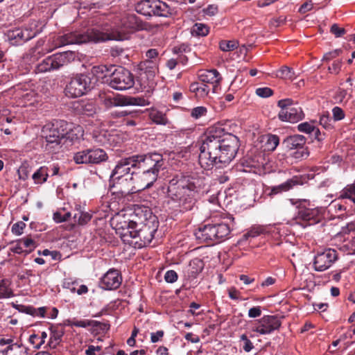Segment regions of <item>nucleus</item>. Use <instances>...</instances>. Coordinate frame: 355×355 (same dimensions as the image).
Listing matches in <instances>:
<instances>
[{
    "instance_id": "f257e3e1",
    "label": "nucleus",
    "mask_w": 355,
    "mask_h": 355,
    "mask_svg": "<svg viewBox=\"0 0 355 355\" xmlns=\"http://www.w3.org/2000/svg\"><path fill=\"white\" fill-rule=\"evenodd\" d=\"M239 138L224 133L221 128L211 127L202 137L199 164L205 170L229 164L235 157L239 148Z\"/></svg>"
},
{
    "instance_id": "f03ea898",
    "label": "nucleus",
    "mask_w": 355,
    "mask_h": 355,
    "mask_svg": "<svg viewBox=\"0 0 355 355\" xmlns=\"http://www.w3.org/2000/svg\"><path fill=\"white\" fill-rule=\"evenodd\" d=\"M197 187L193 178H173L167 189L166 202L170 208L180 212L191 211L196 202Z\"/></svg>"
},
{
    "instance_id": "7ed1b4c3",
    "label": "nucleus",
    "mask_w": 355,
    "mask_h": 355,
    "mask_svg": "<svg viewBox=\"0 0 355 355\" xmlns=\"http://www.w3.org/2000/svg\"><path fill=\"white\" fill-rule=\"evenodd\" d=\"M289 201L297 210L293 220L302 227L305 228L315 225L322 219L323 216L320 209L311 207V202L309 200L291 198Z\"/></svg>"
},
{
    "instance_id": "20e7f679",
    "label": "nucleus",
    "mask_w": 355,
    "mask_h": 355,
    "mask_svg": "<svg viewBox=\"0 0 355 355\" xmlns=\"http://www.w3.org/2000/svg\"><path fill=\"white\" fill-rule=\"evenodd\" d=\"M132 168L135 169L133 155L121 159L112 171L110 183H112L113 186L119 184L121 192L129 193L133 190L130 188L131 184L128 183L131 177Z\"/></svg>"
},
{
    "instance_id": "39448f33",
    "label": "nucleus",
    "mask_w": 355,
    "mask_h": 355,
    "mask_svg": "<svg viewBox=\"0 0 355 355\" xmlns=\"http://www.w3.org/2000/svg\"><path fill=\"white\" fill-rule=\"evenodd\" d=\"M230 232L231 229L227 223H207L198 229L196 232V236L202 242L214 245L225 241Z\"/></svg>"
},
{
    "instance_id": "423d86ee",
    "label": "nucleus",
    "mask_w": 355,
    "mask_h": 355,
    "mask_svg": "<svg viewBox=\"0 0 355 355\" xmlns=\"http://www.w3.org/2000/svg\"><path fill=\"white\" fill-rule=\"evenodd\" d=\"M108 36L101 33L98 29H92L86 33L78 31L66 33L57 39V46L69 44H80L88 42H99L106 41Z\"/></svg>"
},
{
    "instance_id": "0eeeda50",
    "label": "nucleus",
    "mask_w": 355,
    "mask_h": 355,
    "mask_svg": "<svg viewBox=\"0 0 355 355\" xmlns=\"http://www.w3.org/2000/svg\"><path fill=\"white\" fill-rule=\"evenodd\" d=\"M139 26L137 17L135 15H128L121 19L120 24L116 27L104 28L101 33L106 34L108 36L107 40H123L125 38L126 34L137 29Z\"/></svg>"
},
{
    "instance_id": "6e6552de",
    "label": "nucleus",
    "mask_w": 355,
    "mask_h": 355,
    "mask_svg": "<svg viewBox=\"0 0 355 355\" xmlns=\"http://www.w3.org/2000/svg\"><path fill=\"white\" fill-rule=\"evenodd\" d=\"M135 169L146 170L159 173L164 168V160L162 154L151 153L133 155Z\"/></svg>"
},
{
    "instance_id": "1a4fd4ad",
    "label": "nucleus",
    "mask_w": 355,
    "mask_h": 355,
    "mask_svg": "<svg viewBox=\"0 0 355 355\" xmlns=\"http://www.w3.org/2000/svg\"><path fill=\"white\" fill-rule=\"evenodd\" d=\"M99 101L105 105V108L110 109L116 106L137 105L145 106L149 102L142 97H114L113 94L101 92L98 95Z\"/></svg>"
},
{
    "instance_id": "9d476101",
    "label": "nucleus",
    "mask_w": 355,
    "mask_h": 355,
    "mask_svg": "<svg viewBox=\"0 0 355 355\" xmlns=\"http://www.w3.org/2000/svg\"><path fill=\"white\" fill-rule=\"evenodd\" d=\"M107 159V153L99 148L82 150L76 153L73 155V160L78 164H100Z\"/></svg>"
},
{
    "instance_id": "9b49d317",
    "label": "nucleus",
    "mask_w": 355,
    "mask_h": 355,
    "mask_svg": "<svg viewBox=\"0 0 355 355\" xmlns=\"http://www.w3.org/2000/svg\"><path fill=\"white\" fill-rule=\"evenodd\" d=\"M282 325L279 317L275 315H266L261 319L254 320L252 331L259 335H267L279 330Z\"/></svg>"
},
{
    "instance_id": "f8f14e48",
    "label": "nucleus",
    "mask_w": 355,
    "mask_h": 355,
    "mask_svg": "<svg viewBox=\"0 0 355 355\" xmlns=\"http://www.w3.org/2000/svg\"><path fill=\"white\" fill-rule=\"evenodd\" d=\"M132 74L123 67H114L112 73L109 85L117 90H125L134 85Z\"/></svg>"
},
{
    "instance_id": "ddd939ff",
    "label": "nucleus",
    "mask_w": 355,
    "mask_h": 355,
    "mask_svg": "<svg viewBox=\"0 0 355 355\" xmlns=\"http://www.w3.org/2000/svg\"><path fill=\"white\" fill-rule=\"evenodd\" d=\"M68 123L64 121L53 124L49 132L45 135L46 147L54 148L59 146L65 138H69L67 130Z\"/></svg>"
},
{
    "instance_id": "4468645a",
    "label": "nucleus",
    "mask_w": 355,
    "mask_h": 355,
    "mask_svg": "<svg viewBox=\"0 0 355 355\" xmlns=\"http://www.w3.org/2000/svg\"><path fill=\"white\" fill-rule=\"evenodd\" d=\"M90 78L83 74L73 78L66 86L64 92L67 96L76 98L83 96L90 89Z\"/></svg>"
},
{
    "instance_id": "2eb2a0df",
    "label": "nucleus",
    "mask_w": 355,
    "mask_h": 355,
    "mask_svg": "<svg viewBox=\"0 0 355 355\" xmlns=\"http://www.w3.org/2000/svg\"><path fill=\"white\" fill-rule=\"evenodd\" d=\"M158 175L156 172L151 171L135 169L132 171L128 183L131 184L132 189L134 187L132 184H136L139 187L138 190H144L153 186L157 180Z\"/></svg>"
},
{
    "instance_id": "dca6fc26",
    "label": "nucleus",
    "mask_w": 355,
    "mask_h": 355,
    "mask_svg": "<svg viewBox=\"0 0 355 355\" xmlns=\"http://www.w3.org/2000/svg\"><path fill=\"white\" fill-rule=\"evenodd\" d=\"M337 259L338 253L334 249L327 248L318 251L314 257L313 268L315 271H324L329 268Z\"/></svg>"
},
{
    "instance_id": "f3484780",
    "label": "nucleus",
    "mask_w": 355,
    "mask_h": 355,
    "mask_svg": "<svg viewBox=\"0 0 355 355\" xmlns=\"http://www.w3.org/2000/svg\"><path fill=\"white\" fill-rule=\"evenodd\" d=\"M140 227L137 228L135 244L139 248L144 247L150 244L157 232V227L153 223L140 224Z\"/></svg>"
},
{
    "instance_id": "a211bd4d",
    "label": "nucleus",
    "mask_w": 355,
    "mask_h": 355,
    "mask_svg": "<svg viewBox=\"0 0 355 355\" xmlns=\"http://www.w3.org/2000/svg\"><path fill=\"white\" fill-rule=\"evenodd\" d=\"M199 80L204 85L210 86L213 93H216L222 81V76L216 69L202 70L198 74Z\"/></svg>"
},
{
    "instance_id": "6ab92c4d",
    "label": "nucleus",
    "mask_w": 355,
    "mask_h": 355,
    "mask_svg": "<svg viewBox=\"0 0 355 355\" xmlns=\"http://www.w3.org/2000/svg\"><path fill=\"white\" fill-rule=\"evenodd\" d=\"M122 276L118 270L110 269L101 278V287L105 290H116L121 284Z\"/></svg>"
},
{
    "instance_id": "aec40b11",
    "label": "nucleus",
    "mask_w": 355,
    "mask_h": 355,
    "mask_svg": "<svg viewBox=\"0 0 355 355\" xmlns=\"http://www.w3.org/2000/svg\"><path fill=\"white\" fill-rule=\"evenodd\" d=\"M65 59V53L49 56L37 65V71L42 73L53 69H58L64 64Z\"/></svg>"
},
{
    "instance_id": "412c9836",
    "label": "nucleus",
    "mask_w": 355,
    "mask_h": 355,
    "mask_svg": "<svg viewBox=\"0 0 355 355\" xmlns=\"http://www.w3.org/2000/svg\"><path fill=\"white\" fill-rule=\"evenodd\" d=\"M36 33L28 29L16 28L8 32V38L12 45H19L33 38Z\"/></svg>"
},
{
    "instance_id": "4be33fe9",
    "label": "nucleus",
    "mask_w": 355,
    "mask_h": 355,
    "mask_svg": "<svg viewBox=\"0 0 355 355\" xmlns=\"http://www.w3.org/2000/svg\"><path fill=\"white\" fill-rule=\"evenodd\" d=\"M203 268L204 263L202 259L199 258L193 259L183 270L184 279L187 281L195 279L202 272Z\"/></svg>"
},
{
    "instance_id": "5701e85b",
    "label": "nucleus",
    "mask_w": 355,
    "mask_h": 355,
    "mask_svg": "<svg viewBox=\"0 0 355 355\" xmlns=\"http://www.w3.org/2000/svg\"><path fill=\"white\" fill-rule=\"evenodd\" d=\"M146 60L144 62V64H148L147 67L151 68L153 70L148 72V74H146L147 78H153L155 71L157 70V62L156 60L158 56V51L155 49H151L147 51L146 53ZM154 82L153 80L151 79L148 83V86L149 88L153 87Z\"/></svg>"
},
{
    "instance_id": "b1692460",
    "label": "nucleus",
    "mask_w": 355,
    "mask_h": 355,
    "mask_svg": "<svg viewBox=\"0 0 355 355\" xmlns=\"http://www.w3.org/2000/svg\"><path fill=\"white\" fill-rule=\"evenodd\" d=\"M115 66L111 65L107 67L106 65L94 66L92 68V73L97 78L101 79L103 83H109L113 70Z\"/></svg>"
},
{
    "instance_id": "393cba45",
    "label": "nucleus",
    "mask_w": 355,
    "mask_h": 355,
    "mask_svg": "<svg viewBox=\"0 0 355 355\" xmlns=\"http://www.w3.org/2000/svg\"><path fill=\"white\" fill-rule=\"evenodd\" d=\"M306 141L303 135H294L285 138L282 144L288 150L301 149L304 148Z\"/></svg>"
},
{
    "instance_id": "a878e982",
    "label": "nucleus",
    "mask_w": 355,
    "mask_h": 355,
    "mask_svg": "<svg viewBox=\"0 0 355 355\" xmlns=\"http://www.w3.org/2000/svg\"><path fill=\"white\" fill-rule=\"evenodd\" d=\"M138 226L139 225L136 223L135 225H130L128 227H125V230L117 232L116 234L119 235L123 242L132 244L133 239L136 240L137 228Z\"/></svg>"
},
{
    "instance_id": "bb28decb",
    "label": "nucleus",
    "mask_w": 355,
    "mask_h": 355,
    "mask_svg": "<svg viewBox=\"0 0 355 355\" xmlns=\"http://www.w3.org/2000/svg\"><path fill=\"white\" fill-rule=\"evenodd\" d=\"M261 141L264 142L265 150L272 152L279 144V137L277 135L268 133L262 136Z\"/></svg>"
},
{
    "instance_id": "cd10ccee",
    "label": "nucleus",
    "mask_w": 355,
    "mask_h": 355,
    "mask_svg": "<svg viewBox=\"0 0 355 355\" xmlns=\"http://www.w3.org/2000/svg\"><path fill=\"white\" fill-rule=\"evenodd\" d=\"M50 330L51 336L49 345L53 346V347H56L62 340V338L64 334V330L61 325L51 327Z\"/></svg>"
},
{
    "instance_id": "c85d7f7f",
    "label": "nucleus",
    "mask_w": 355,
    "mask_h": 355,
    "mask_svg": "<svg viewBox=\"0 0 355 355\" xmlns=\"http://www.w3.org/2000/svg\"><path fill=\"white\" fill-rule=\"evenodd\" d=\"M17 309L19 312L24 313L33 317L40 316L41 318H44L45 316V313L46 311V309L44 306L40 307L36 309L32 306H26V305H18Z\"/></svg>"
},
{
    "instance_id": "c756f323",
    "label": "nucleus",
    "mask_w": 355,
    "mask_h": 355,
    "mask_svg": "<svg viewBox=\"0 0 355 355\" xmlns=\"http://www.w3.org/2000/svg\"><path fill=\"white\" fill-rule=\"evenodd\" d=\"M153 8V15L168 17L172 14V9L166 3L159 0H155Z\"/></svg>"
},
{
    "instance_id": "7c9ffc66",
    "label": "nucleus",
    "mask_w": 355,
    "mask_h": 355,
    "mask_svg": "<svg viewBox=\"0 0 355 355\" xmlns=\"http://www.w3.org/2000/svg\"><path fill=\"white\" fill-rule=\"evenodd\" d=\"M155 0H142L136 6L137 11L146 16L153 15Z\"/></svg>"
},
{
    "instance_id": "2f4dec72",
    "label": "nucleus",
    "mask_w": 355,
    "mask_h": 355,
    "mask_svg": "<svg viewBox=\"0 0 355 355\" xmlns=\"http://www.w3.org/2000/svg\"><path fill=\"white\" fill-rule=\"evenodd\" d=\"M297 184L298 182L295 178L289 179L279 185L272 187L270 194L276 195L284 191H289Z\"/></svg>"
},
{
    "instance_id": "473e14b6",
    "label": "nucleus",
    "mask_w": 355,
    "mask_h": 355,
    "mask_svg": "<svg viewBox=\"0 0 355 355\" xmlns=\"http://www.w3.org/2000/svg\"><path fill=\"white\" fill-rule=\"evenodd\" d=\"M49 168L46 166H40L32 175L35 184H42L46 182L49 177Z\"/></svg>"
},
{
    "instance_id": "72a5a7b5",
    "label": "nucleus",
    "mask_w": 355,
    "mask_h": 355,
    "mask_svg": "<svg viewBox=\"0 0 355 355\" xmlns=\"http://www.w3.org/2000/svg\"><path fill=\"white\" fill-rule=\"evenodd\" d=\"M278 107L284 110L290 111H302V108L300 105L297 101L293 100L292 98H285L278 101Z\"/></svg>"
},
{
    "instance_id": "f704fd0d",
    "label": "nucleus",
    "mask_w": 355,
    "mask_h": 355,
    "mask_svg": "<svg viewBox=\"0 0 355 355\" xmlns=\"http://www.w3.org/2000/svg\"><path fill=\"white\" fill-rule=\"evenodd\" d=\"M6 355H28V348L22 344L12 343L4 350Z\"/></svg>"
},
{
    "instance_id": "c9c22d12",
    "label": "nucleus",
    "mask_w": 355,
    "mask_h": 355,
    "mask_svg": "<svg viewBox=\"0 0 355 355\" xmlns=\"http://www.w3.org/2000/svg\"><path fill=\"white\" fill-rule=\"evenodd\" d=\"M190 90L192 92L196 93V95L198 97L203 98L208 95L211 89L209 85L199 83H193L190 86Z\"/></svg>"
},
{
    "instance_id": "e433bc0d",
    "label": "nucleus",
    "mask_w": 355,
    "mask_h": 355,
    "mask_svg": "<svg viewBox=\"0 0 355 355\" xmlns=\"http://www.w3.org/2000/svg\"><path fill=\"white\" fill-rule=\"evenodd\" d=\"M112 224H114V229L116 232H117L122 230H125V227H128L130 225H135L136 223L130 220H124V217H121L120 215H118L113 218Z\"/></svg>"
},
{
    "instance_id": "4c0bfd02",
    "label": "nucleus",
    "mask_w": 355,
    "mask_h": 355,
    "mask_svg": "<svg viewBox=\"0 0 355 355\" xmlns=\"http://www.w3.org/2000/svg\"><path fill=\"white\" fill-rule=\"evenodd\" d=\"M13 296V292L10 288V282L8 279H2L0 282V299L9 298Z\"/></svg>"
},
{
    "instance_id": "58836bf2",
    "label": "nucleus",
    "mask_w": 355,
    "mask_h": 355,
    "mask_svg": "<svg viewBox=\"0 0 355 355\" xmlns=\"http://www.w3.org/2000/svg\"><path fill=\"white\" fill-rule=\"evenodd\" d=\"M268 232L266 230V227L263 226H256L252 227L249 231H248L243 236V240H248L249 238H254L261 234H265Z\"/></svg>"
},
{
    "instance_id": "ea45409f",
    "label": "nucleus",
    "mask_w": 355,
    "mask_h": 355,
    "mask_svg": "<svg viewBox=\"0 0 355 355\" xmlns=\"http://www.w3.org/2000/svg\"><path fill=\"white\" fill-rule=\"evenodd\" d=\"M341 198H347L355 204V184L347 185L340 192Z\"/></svg>"
},
{
    "instance_id": "a19ab883",
    "label": "nucleus",
    "mask_w": 355,
    "mask_h": 355,
    "mask_svg": "<svg viewBox=\"0 0 355 355\" xmlns=\"http://www.w3.org/2000/svg\"><path fill=\"white\" fill-rule=\"evenodd\" d=\"M18 241L26 254L31 252L37 247L36 241L31 237H24Z\"/></svg>"
},
{
    "instance_id": "79ce46f5",
    "label": "nucleus",
    "mask_w": 355,
    "mask_h": 355,
    "mask_svg": "<svg viewBox=\"0 0 355 355\" xmlns=\"http://www.w3.org/2000/svg\"><path fill=\"white\" fill-rule=\"evenodd\" d=\"M191 34L196 36H205L209 33V27L202 23H196L191 28Z\"/></svg>"
},
{
    "instance_id": "37998d69",
    "label": "nucleus",
    "mask_w": 355,
    "mask_h": 355,
    "mask_svg": "<svg viewBox=\"0 0 355 355\" xmlns=\"http://www.w3.org/2000/svg\"><path fill=\"white\" fill-rule=\"evenodd\" d=\"M277 76L283 79L293 80L295 77V73L291 68L284 66L279 70Z\"/></svg>"
},
{
    "instance_id": "c03bdc74",
    "label": "nucleus",
    "mask_w": 355,
    "mask_h": 355,
    "mask_svg": "<svg viewBox=\"0 0 355 355\" xmlns=\"http://www.w3.org/2000/svg\"><path fill=\"white\" fill-rule=\"evenodd\" d=\"M173 99L177 101L178 100L182 99V102H181L180 105L175 106V108L189 110H191L189 105V100L188 98L183 99L182 94L180 92H175L173 94Z\"/></svg>"
},
{
    "instance_id": "a18cd8bd",
    "label": "nucleus",
    "mask_w": 355,
    "mask_h": 355,
    "mask_svg": "<svg viewBox=\"0 0 355 355\" xmlns=\"http://www.w3.org/2000/svg\"><path fill=\"white\" fill-rule=\"evenodd\" d=\"M150 119L157 124H166L167 119L164 112H149Z\"/></svg>"
},
{
    "instance_id": "49530a36",
    "label": "nucleus",
    "mask_w": 355,
    "mask_h": 355,
    "mask_svg": "<svg viewBox=\"0 0 355 355\" xmlns=\"http://www.w3.org/2000/svg\"><path fill=\"white\" fill-rule=\"evenodd\" d=\"M238 43L234 40H223L219 44V47L223 51H231L237 48Z\"/></svg>"
},
{
    "instance_id": "de8ad7c7",
    "label": "nucleus",
    "mask_w": 355,
    "mask_h": 355,
    "mask_svg": "<svg viewBox=\"0 0 355 355\" xmlns=\"http://www.w3.org/2000/svg\"><path fill=\"white\" fill-rule=\"evenodd\" d=\"M239 341L243 343L242 347L245 352H250L254 348L253 343L245 334L240 336Z\"/></svg>"
},
{
    "instance_id": "09e8293b",
    "label": "nucleus",
    "mask_w": 355,
    "mask_h": 355,
    "mask_svg": "<svg viewBox=\"0 0 355 355\" xmlns=\"http://www.w3.org/2000/svg\"><path fill=\"white\" fill-rule=\"evenodd\" d=\"M94 137L97 142H99L104 145L106 143L110 144L113 135H110V133H107V132H101L98 134V135H95Z\"/></svg>"
},
{
    "instance_id": "8fccbe9b",
    "label": "nucleus",
    "mask_w": 355,
    "mask_h": 355,
    "mask_svg": "<svg viewBox=\"0 0 355 355\" xmlns=\"http://www.w3.org/2000/svg\"><path fill=\"white\" fill-rule=\"evenodd\" d=\"M257 96L261 98H268L273 94V91L269 87H259L255 91Z\"/></svg>"
},
{
    "instance_id": "3c124183",
    "label": "nucleus",
    "mask_w": 355,
    "mask_h": 355,
    "mask_svg": "<svg viewBox=\"0 0 355 355\" xmlns=\"http://www.w3.org/2000/svg\"><path fill=\"white\" fill-rule=\"evenodd\" d=\"M314 127V125L309 122H304L297 125V130L302 132L311 134Z\"/></svg>"
},
{
    "instance_id": "603ef678",
    "label": "nucleus",
    "mask_w": 355,
    "mask_h": 355,
    "mask_svg": "<svg viewBox=\"0 0 355 355\" xmlns=\"http://www.w3.org/2000/svg\"><path fill=\"white\" fill-rule=\"evenodd\" d=\"M304 112H288V122L295 123L303 119Z\"/></svg>"
},
{
    "instance_id": "864d4df0",
    "label": "nucleus",
    "mask_w": 355,
    "mask_h": 355,
    "mask_svg": "<svg viewBox=\"0 0 355 355\" xmlns=\"http://www.w3.org/2000/svg\"><path fill=\"white\" fill-rule=\"evenodd\" d=\"M25 227L26 224L22 221H19L12 226V232L16 235H21Z\"/></svg>"
},
{
    "instance_id": "5fc2aeb1",
    "label": "nucleus",
    "mask_w": 355,
    "mask_h": 355,
    "mask_svg": "<svg viewBox=\"0 0 355 355\" xmlns=\"http://www.w3.org/2000/svg\"><path fill=\"white\" fill-rule=\"evenodd\" d=\"M178 273L173 270H168L164 275V279L168 283H174L178 280Z\"/></svg>"
},
{
    "instance_id": "6e6d98bb",
    "label": "nucleus",
    "mask_w": 355,
    "mask_h": 355,
    "mask_svg": "<svg viewBox=\"0 0 355 355\" xmlns=\"http://www.w3.org/2000/svg\"><path fill=\"white\" fill-rule=\"evenodd\" d=\"M330 31L336 37H341L345 33V28H340L336 24H334L331 26Z\"/></svg>"
},
{
    "instance_id": "4d7b16f0",
    "label": "nucleus",
    "mask_w": 355,
    "mask_h": 355,
    "mask_svg": "<svg viewBox=\"0 0 355 355\" xmlns=\"http://www.w3.org/2000/svg\"><path fill=\"white\" fill-rule=\"evenodd\" d=\"M92 218L91 214L87 212H81L78 218V223L79 225L87 224Z\"/></svg>"
},
{
    "instance_id": "13d9d810",
    "label": "nucleus",
    "mask_w": 355,
    "mask_h": 355,
    "mask_svg": "<svg viewBox=\"0 0 355 355\" xmlns=\"http://www.w3.org/2000/svg\"><path fill=\"white\" fill-rule=\"evenodd\" d=\"M261 315V308L259 306H253L248 311V317L251 318H258Z\"/></svg>"
},
{
    "instance_id": "bf43d9fd",
    "label": "nucleus",
    "mask_w": 355,
    "mask_h": 355,
    "mask_svg": "<svg viewBox=\"0 0 355 355\" xmlns=\"http://www.w3.org/2000/svg\"><path fill=\"white\" fill-rule=\"evenodd\" d=\"M341 53V50L336 49L334 51L325 53L323 56L322 60L329 61L336 57H338Z\"/></svg>"
},
{
    "instance_id": "052dcab7",
    "label": "nucleus",
    "mask_w": 355,
    "mask_h": 355,
    "mask_svg": "<svg viewBox=\"0 0 355 355\" xmlns=\"http://www.w3.org/2000/svg\"><path fill=\"white\" fill-rule=\"evenodd\" d=\"M341 68V61L336 60L334 62V63L331 64V66L328 67V71L331 73L338 74Z\"/></svg>"
},
{
    "instance_id": "680f3d73",
    "label": "nucleus",
    "mask_w": 355,
    "mask_h": 355,
    "mask_svg": "<svg viewBox=\"0 0 355 355\" xmlns=\"http://www.w3.org/2000/svg\"><path fill=\"white\" fill-rule=\"evenodd\" d=\"M102 349L101 346L89 345L87 349L85 350L86 355H100L97 353L100 352Z\"/></svg>"
},
{
    "instance_id": "e2e57ef3",
    "label": "nucleus",
    "mask_w": 355,
    "mask_h": 355,
    "mask_svg": "<svg viewBox=\"0 0 355 355\" xmlns=\"http://www.w3.org/2000/svg\"><path fill=\"white\" fill-rule=\"evenodd\" d=\"M331 119L330 118L329 114H323L320 116V124L322 125L324 128H329L331 126Z\"/></svg>"
},
{
    "instance_id": "0e129e2a",
    "label": "nucleus",
    "mask_w": 355,
    "mask_h": 355,
    "mask_svg": "<svg viewBox=\"0 0 355 355\" xmlns=\"http://www.w3.org/2000/svg\"><path fill=\"white\" fill-rule=\"evenodd\" d=\"M164 332L162 330H159L155 333L150 334V341L153 343L158 342L164 336Z\"/></svg>"
},
{
    "instance_id": "69168bd1",
    "label": "nucleus",
    "mask_w": 355,
    "mask_h": 355,
    "mask_svg": "<svg viewBox=\"0 0 355 355\" xmlns=\"http://www.w3.org/2000/svg\"><path fill=\"white\" fill-rule=\"evenodd\" d=\"M94 321L89 320H76L74 327L86 328L92 326Z\"/></svg>"
},
{
    "instance_id": "338daca9",
    "label": "nucleus",
    "mask_w": 355,
    "mask_h": 355,
    "mask_svg": "<svg viewBox=\"0 0 355 355\" xmlns=\"http://www.w3.org/2000/svg\"><path fill=\"white\" fill-rule=\"evenodd\" d=\"M228 295L232 300H239L240 297V292L236 288L232 287L228 290Z\"/></svg>"
},
{
    "instance_id": "774afa93",
    "label": "nucleus",
    "mask_w": 355,
    "mask_h": 355,
    "mask_svg": "<svg viewBox=\"0 0 355 355\" xmlns=\"http://www.w3.org/2000/svg\"><path fill=\"white\" fill-rule=\"evenodd\" d=\"M184 338L187 340L190 341L192 343H197L200 341L198 336L194 335L191 332L186 334Z\"/></svg>"
}]
</instances>
